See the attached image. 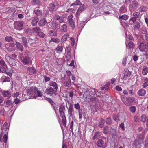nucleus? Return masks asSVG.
<instances>
[{"label": "nucleus", "instance_id": "f257e3e1", "mask_svg": "<svg viewBox=\"0 0 148 148\" xmlns=\"http://www.w3.org/2000/svg\"><path fill=\"white\" fill-rule=\"evenodd\" d=\"M8 124L5 122L3 127H1V133L0 134V144L2 142L6 143H7L8 136L7 134L8 132Z\"/></svg>", "mask_w": 148, "mask_h": 148}, {"label": "nucleus", "instance_id": "f03ea898", "mask_svg": "<svg viewBox=\"0 0 148 148\" xmlns=\"http://www.w3.org/2000/svg\"><path fill=\"white\" fill-rule=\"evenodd\" d=\"M27 93L29 95H30L33 98L37 99H40L39 97H41L42 96V92L39 91L36 87L33 86L29 88L27 91Z\"/></svg>", "mask_w": 148, "mask_h": 148}, {"label": "nucleus", "instance_id": "7ed1b4c3", "mask_svg": "<svg viewBox=\"0 0 148 148\" xmlns=\"http://www.w3.org/2000/svg\"><path fill=\"white\" fill-rule=\"evenodd\" d=\"M59 110L60 116L62 120L63 125L64 126H66V120L64 112L65 111V108L64 106H60L59 107Z\"/></svg>", "mask_w": 148, "mask_h": 148}, {"label": "nucleus", "instance_id": "20e7f679", "mask_svg": "<svg viewBox=\"0 0 148 148\" xmlns=\"http://www.w3.org/2000/svg\"><path fill=\"white\" fill-rule=\"evenodd\" d=\"M92 90V92L94 91L95 93L92 94L90 96H88V97L90 99V101H93L95 103V104H96L97 102L98 101V100L97 98V95L96 93L98 92V91L97 90H95V89H93Z\"/></svg>", "mask_w": 148, "mask_h": 148}, {"label": "nucleus", "instance_id": "39448f33", "mask_svg": "<svg viewBox=\"0 0 148 148\" xmlns=\"http://www.w3.org/2000/svg\"><path fill=\"white\" fill-rule=\"evenodd\" d=\"M24 22L23 21H17L14 22V25L15 29L17 30H20L22 29Z\"/></svg>", "mask_w": 148, "mask_h": 148}, {"label": "nucleus", "instance_id": "423d86ee", "mask_svg": "<svg viewBox=\"0 0 148 148\" xmlns=\"http://www.w3.org/2000/svg\"><path fill=\"white\" fill-rule=\"evenodd\" d=\"M7 69V66L3 60H0V73H5Z\"/></svg>", "mask_w": 148, "mask_h": 148}, {"label": "nucleus", "instance_id": "0eeeda50", "mask_svg": "<svg viewBox=\"0 0 148 148\" xmlns=\"http://www.w3.org/2000/svg\"><path fill=\"white\" fill-rule=\"evenodd\" d=\"M6 60L12 66H15L16 64V62L15 59L10 57L8 54H6L5 56Z\"/></svg>", "mask_w": 148, "mask_h": 148}, {"label": "nucleus", "instance_id": "6e6552de", "mask_svg": "<svg viewBox=\"0 0 148 148\" xmlns=\"http://www.w3.org/2000/svg\"><path fill=\"white\" fill-rule=\"evenodd\" d=\"M73 16L72 14L69 15L67 18V21L68 23L72 28H74L75 27V23L73 19Z\"/></svg>", "mask_w": 148, "mask_h": 148}, {"label": "nucleus", "instance_id": "1a4fd4ad", "mask_svg": "<svg viewBox=\"0 0 148 148\" xmlns=\"http://www.w3.org/2000/svg\"><path fill=\"white\" fill-rule=\"evenodd\" d=\"M85 10L84 5L83 4L81 5L78 9L76 13L75 16L77 21L79 18L80 14L83 11H84Z\"/></svg>", "mask_w": 148, "mask_h": 148}, {"label": "nucleus", "instance_id": "9d476101", "mask_svg": "<svg viewBox=\"0 0 148 148\" xmlns=\"http://www.w3.org/2000/svg\"><path fill=\"white\" fill-rule=\"evenodd\" d=\"M139 48L142 52L146 51L148 49V45L144 43H141L139 46Z\"/></svg>", "mask_w": 148, "mask_h": 148}, {"label": "nucleus", "instance_id": "9b49d317", "mask_svg": "<svg viewBox=\"0 0 148 148\" xmlns=\"http://www.w3.org/2000/svg\"><path fill=\"white\" fill-rule=\"evenodd\" d=\"M57 91V90H54L52 87H50L46 89L45 92L50 95H51L53 94H55Z\"/></svg>", "mask_w": 148, "mask_h": 148}, {"label": "nucleus", "instance_id": "f8f14e48", "mask_svg": "<svg viewBox=\"0 0 148 148\" xmlns=\"http://www.w3.org/2000/svg\"><path fill=\"white\" fill-rule=\"evenodd\" d=\"M131 75V72L128 69H125L124 73L122 74V75L123 76V79H126V78L130 77Z\"/></svg>", "mask_w": 148, "mask_h": 148}, {"label": "nucleus", "instance_id": "ddd939ff", "mask_svg": "<svg viewBox=\"0 0 148 148\" xmlns=\"http://www.w3.org/2000/svg\"><path fill=\"white\" fill-rule=\"evenodd\" d=\"M63 82L64 85L66 87H69L71 85V82L70 77H67L66 80Z\"/></svg>", "mask_w": 148, "mask_h": 148}, {"label": "nucleus", "instance_id": "4468645a", "mask_svg": "<svg viewBox=\"0 0 148 148\" xmlns=\"http://www.w3.org/2000/svg\"><path fill=\"white\" fill-rule=\"evenodd\" d=\"M21 61L24 64L27 65L30 62L31 60L29 57H23V59H21Z\"/></svg>", "mask_w": 148, "mask_h": 148}, {"label": "nucleus", "instance_id": "2eb2a0df", "mask_svg": "<svg viewBox=\"0 0 148 148\" xmlns=\"http://www.w3.org/2000/svg\"><path fill=\"white\" fill-rule=\"evenodd\" d=\"M2 94L3 96L7 98L10 97L11 96V93L10 91H4L2 92Z\"/></svg>", "mask_w": 148, "mask_h": 148}, {"label": "nucleus", "instance_id": "dca6fc26", "mask_svg": "<svg viewBox=\"0 0 148 148\" xmlns=\"http://www.w3.org/2000/svg\"><path fill=\"white\" fill-rule=\"evenodd\" d=\"M47 23L46 19L44 18L40 19L38 23V24L40 27H42Z\"/></svg>", "mask_w": 148, "mask_h": 148}, {"label": "nucleus", "instance_id": "f3484780", "mask_svg": "<svg viewBox=\"0 0 148 148\" xmlns=\"http://www.w3.org/2000/svg\"><path fill=\"white\" fill-rule=\"evenodd\" d=\"M17 48L19 51L22 52L23 50V47L21 43L19 42H16L15 44Z\"/></svg>", "mask_w": 148, "mask_h": 148}, {"label": "nucleus", "instance_id": "a211bd4d", "mask_svg": "<svg viewBox=\"0 0 148 148\" xmlns=\"http://www.w3.org/2000/svg\"><path fill=\"white\" fill-rule=\"evenodd\" d=\"M27 72L30 75H32L36 74V71L33 67H29L27 70Z\"/></svg>", "mask_w": 148, "mask_h": 148}, {"label": "nucleus", "instance_id": "6ab92c4d", "mask_svg": "<svg viewBox=\"0 0 148 148\" xmlns=\"http://www.w3.org/2000/svg\"><path fill=\"white\" fill-rule=\"evenodd\" d=\"M51 28L53 29H56L58 27V24L55 21H53L50 24Z\"/></svg>", "mask_w": 148, "mask_h": 148}, {"label": "nucleus", "instance_id": "aec40b11", "mask_svg": "<svg viewBox=\"0 0 148 148\" xmlns=\"http://www.w3.org/2000/svg\"><path fill=\"white\" fill-rule=\"evenodd\" d=\"M49 85L50 86V87H52L54 90H57L58 87V85L56 82L53 81H50L49 82Z\"/></svg>", "mask_w": 148, "mask_h": 148}, {"label": "nucleus", "instance_id": "412c9836", "mask_svg": "<svg viewBox=\"0 0 148 148\" xmlns=\"http://www.w3.org/2000/svg\"><path fill=\"white\" fill-rule=\"evenodd\" d=\"M146 94V91L143 89H140L137 92V94L139 96H144Z\"/></svg>", "mask_w": 148, "mask_h": 148}, {"label": "nucleus", "instance_id": "4be33fe9", "mask_svg": "<svg viewBox=\"0 0 148 148\" xmlns=\"http://www.w3.org/2000/svg\"><path fill=\"white\" fill-rule=\"evenodd\" d=\"M48 34L49 36H56L57 35V31L55 29L50 30Z\"/></svg>", "mask_w": 148, "mask_h": 148}, {"label": "nucleus", "instance_id": "5701e85b", "mask_svg": "<svg viewBox=\"0 0 148 148\" xmlns=\"http://www.w3.org/2000/svg\"><path fill=\"white\" fill-rule=\"evenodd\" d=\"M73 106L71 103L69 104V107L68 110L69 114L70 116L72 115V112L73 111Z\"/></svg>", "mask_w": 148, "mask_h": 148}, {"label": "nucleus", "instance_id": "b1692460", "mask_svg": "<svg viewBox=\"0 0 148 148\" xmlns=\"http://www.w3.org/2000/svg\"><path fill=\"white\" fill-rule=\"evenodd\" d=\"M39 20L37 16L35 17L32 21V25L33 26L36 25Z\"/></svg>", "mask_w": 148, "mask_h": 148}, {"label": "nucleus", "instance_id": "393cba45", "mask_svg": "<svg viewBox=\"0 0 148 148\" xmlns=\"http://www.w3.org/2000/svg\"><path fill=\"white\" fill-rule=\"evenodd\" d=\"M104 144V141L101 139H99L96 143L97 145L100 147H102Z\"/></svg>", "mask_w": 148, "mask_h": 148}, {"label": "nucleus", "instance_id": "a878e982", "mask_svg": "<svg viewBox=\"0 0 148 148\" xmlns=\"http://www.w3.org/2000/svg\"><path fill=\"white\" fill-rule=\"evenodd\" d=\"M148 73V68L147 66H143V67L142 73L144 75H146Z\"/></svg>", "mask_w": 148, "mask_h": 148}, {"label": "nucleus", "instance_id": "bb28decb", "mask_svg": "<svg viewBox=\"0 0 148 148\" xmlns=\"http://www.w3.org/2000/svg\"><path fill=\"white\" fill-rule=\"evenodd\" d=\"M56 3H51L49 5V10L50 11H53L54 10L55 8Z\"/></svg>", "mask_w": 148, "mask_h": 148}, {"label": "nucleus", "instance_id": "cd10ccee", "mask_svg": "<svg viewBox=\"0 0 148 148\" xmlns=\"http://www.w3.org/2000/svg\"><path fill=\"white\" fill-rule=\"evenodd\" d=\"M105 122V121L103 119H101L99 121V126L100 128L103 127L104 126Z\"/></svg>", "mask_w": 148, "mask_h": 148}, {"label": "nucleus", "instance_id": "c85d7f7f", "mask_svg": "<svg viewBox=\"0 0 148 148\" xmlns=\"http://www.w3.org/2000/svg\"><path fill=\"white\" fill-rule=\"evenodd\" d=\"M110 134L113 136H116V131L114 129L111 127L110 130Z\"/></svg>", "mask_w": 148, "mask_h": 148}, {"label": "nucleus", "instance_id": "c756f323", "mask_svg": "<svg viewBox=\"0 0 148 148\" xmlns=\"http://www.w3.org/2000/svg\"><path fill=\"white\" fill-rule=\"evenodd\" d=\"M82 5V3L79 0H76L73 3H72L71 6L81 5Z\"/></svg>", "mask_w": 148, "mask_h": 148}, {"label": "nucleus", "instance_id": "7c9ffc66", "mask_svg": "<svg viewBox=\"0 0 148 148\" xmlns=\"http://www.w3.org/2000/svg\"><path fill=\"white\" fill-rule=\"evenodd\" d=\"M63 47L61 46H58L56 49L57 53H61L63 51Z\"/></svg>", "mask_w": 148, "mask_h": 148}, {"label": "nucleus", "instance_id": "2f4dec72", "mask_svg": "<svg viewBox=\"0 0 148 148\" xmlns=\"http://www.w3.org/2000/svg\"><path fill=\"white\" fill-rule=\"evenodd\" d=\"M60 29L62 32H66L67 31V27L66 24H63L61 26L60 28Z\"/></svg>", "mask_w": 148, "mask_h": 148}, {"label": "nucleus", "instance_id": "473e14b6", "mask_svg": "<svg viewBox=\"0 0 148 148\" xmlns=\"http://www.w3.org/2000/svg\"><path fill=\"white\" fill-rule=\"evenodd\" d=\"M129 16L126 15L124 14L121 16H120L118 17L119 20L122 19L124 20H126L128 18Z\"/></svg>", "mask_w": 148, "mask_h": 148}, {"label": "nucleus", "instance_id": "72a5a7b5", "mask_svg": "<svg viewBox=\"0 0 148 148\" xmlns=\"http://www.w3.org/2000/svg\"><path fill=\"white\" fill-rule=\"evenodd\" d=\"M22 41L24 46L26 47L28 44L27 38L25 37H22Z\"/></svg>", "mask_w": 148, "mask_h": 148}, {"label": "nucleus", "instance_id": "f704fd0d", "mask_svg": "<svg viewBox=\"0 0 148 148\" xmlns=\"http://www.w3.org/2000/svg\"><path fill=\"white\" fill-rule=\"evenodd\" d=\"M69 35L68 34H66L63 35L61 39V40L62 42H64L66 41L67 38L69 37Z\"/></svg>", "mask_w": 148, "mask_h": 148}, {"label": "nucleus", "instance_id": "c9c22d12", "mask_svg": "<svg viewBox=\"0 0 148 148\" xmlns=\"http://www.w3.org/2000/svg\"><path fill=\"white\" fill-rule=\"evenodd\" d=\"M148 86V79L145 78L144 79V82L142 85V87L143 88H145Z\"/></svg>", "mask_w": 148, "mask_h": 148}, {"label": "nucleus", "instance_id": "e433bc0d", "mask_svg": "<svg viewBox=\"0 0 148 148\" xmlns=\"http://www.w3.org/2000/svg\"><path fill=\"white\" fill-rule=\"evenodd\" d=\"M34 12L35 14L37 16L41 15L42 14V12L38 9L34 10Z\"/></svg>", "mask_w": 148, "mask_h": 148}, {"label": "nucleus", "instance_id": "4c0bfd02", "mask_svg": "<svg viewBox=\"0 0 148 148\" xmlns=\"http://www.w3.org/2000/svg\"><path fill=\"white\" fill-rule=\"evenodd\" d=\"M100 136V134L99 132H96L93 136V139L95 140L99 138Z\"/></svg>", "mask_w": 148, "mask_h": 148}, {"label": "nucleus", "instance_id": "58836bf2", "mask_svg": "<svg viewBox=\"0 0 148 148\" xmlns=\"http://www.w3.org/2000/svg\"><path fill=\"white\" fill-rule=\"evenodd\" d=\"M134 26L135 29H138L140 27V23L138 22L135 23Z\"/></svg>", "mask_w": 148, "mask_h": 148}, {"label": "nucleus", "instance_id": "ea45409f", "mask_svg": "<svg viewBox=\"0 0 148 148\" xmlns=\"http://www.w3.org/2000/svg\"><path fill=\"white\" fill-rule=\"evenodd\" d=\"M147 10V8L146 6H141L139 8V10L140 12H145Z\"/></svg>", "mask_w": 148, "mask_h": 148}, {"label": "nucleus", "instance_id": "a19ab883", "mask_svg": "<svg viewBox=\"0 0 148 148\" xmlns=\"http://www.w3.org/2000/svg\"><path fill=\"white\" fill-rule=\"evenodd\" d=\"M109 127L107 126H105L103 129V133L104 134H107L109 132Z\"/></svg>", "mask_w": 148, "mask_h": 148}, {"label": "nucleus", "instance_id": "79ce46f5", "mask_svg": "<svg viewBox=\"0 0 148 148\" xmlns=\"http://www.w3.org/2000/svg\"><path fill=\"white\" fill-rule=\"evenodd\" d=\"M126 45L127 48H131L133 47L134 45V44L132 42L130 41L128 43L127 45L126 43Z\"/></svg>", "mask_w": 148, "mask_h": 148}, {"label": "nucleus", "instance_id": "37998d69", "mask_svg": "<svg viewBox=\"0 0 148 148\" xmlns=\"http://www.w3.org/2000/svg\"><path fill=\"white\" fill-rule=\"evenodd\" d=\"M66 60L69 61L71 58V53L69 51H67V53L65 56Z\"/></svg>", "mask_w": 148, "mask_h": 148}, {"label": "nucleus", "instance_id": "c03bdc74", "mask_svg": "<svg viewBox=\"0 0 148 148\" xmlns=\"http://www.w3.org/2000/svg\"><path fill=\"white\" fill-rule=\"evenodd\" d=\"M141 121L143 123L147 122V119L148 117L144 115H143L141 116Z\"/></svg>", "mask_w": 148, "mask_h": 148}, {"label": "nucleus", "instance_id": "a18cd8bd", "mask_svg": "<svg viewBox=\"0 0 148 148\" xmlns=\"http://www.w3.org/2000/svg\"><path fill=\"white\" fill-rule=\"evenodd\" d=\"M140 15V13L139 12H135L133 14L134 17L136 18H138L139 17Z\"/></svg>", "mask_w": 148, "mask_h": 148}, {"label": "nucleus", "instance_id": "49530a36", "mask_svg": "<svg viewBox=\"0 0 148 148\" xmlns=\"http://www.w3.org/2000/svg\"><path fill=\"white\" fill-rule=\"evenodd\" d=\"M5 39L6 41L8 42H11L13 40V38L12 37L9 36L5 37Z\"/></svg>", "mask_w": 148, "mask_h": 148}, {"label": "nucleus", "instance_id": "de8ad7c7", "mask_svg": "<svg viewBox=\"0 0 148 148\" xmlns=\"http://www.w3.org/2000/svg\"><path fill=\"white\" fill-rule=\"evenodd\" d=\"M33 31L34 32L37 33L38 34L41 31V29L38 27H36L33 28Z\"/></svg>", "mask_w": 148, "mask_h": 148}, {"label": "nucleus", "instance_id": "09e8293b", "mask_svg": "<svg viewBox=\"0 0 148 148\" xmlns=\"http://www.w3.org/2000/svg\"><path fill=\"white\" fill-rule=\"evenodd\" d=\"M49 41L50 42H53L56 43H58L59 42V40L58 38H52L51 39V40Z\"/></svg>", "mask_w": 148, "mask_h": 148}, {"label": "nucleus", "instance_id": "8fccbe9b", "mask_svg": "<svg viewBox=\"0 0 148 148\" xmlns=\"http://www.w3.org/2000/svg\"><path fill=\"white\" fill-rule=\"evenodd\" d=\"M137 19L136 18L134 17L131 18L130 20V22L132 24L134 23L136 20Z\"/></svg>", "mask_w": 148, "mask_h": 148}, {"label": "nucleus", "instance_id": "3c124183", "mask_svg": "<svg viewBox=\"0 0 148 148\" xmlns=\"http://www.w3.org/2000/svg\"><path fill=\"white\" fill-rule=\"evenodd\" d=\"M106 123L108 125H110L112 123L111 118L110 117L107 118L106 119Z\"/></svg>", "mask_w": 148, "mask_h": 148}, {"label": "nucleus", "instance_id": "603ef678", "mask_svg": "<svg viewBox=\"0 0 148 148\" xmlns=\"http://www.w3.org/2000/svg\"><path fill=\"white\" fill-rule=\"evenodd\" d=\"M33 2L36 4L40 5L41 3L39 0H33Z\"/></svg>", "mask_w": 148, "mask_h": 148}, {"label": "nucleus", "instance_id": "864d4df0", "mask_svg": "<svg viewBox=\"0 0 148 148\" xmlns=\"http://www.w3.org/2000/svg\"><path fill=\"white\" fill-rule=\"evenodd\" d=\"M82 110H79L78 111V113L79 114V119L80 121H81V119L82 117V112H81Z\"/></svg>", "mask_w": 148, "mask_h": 148}, {"label": "nucleus", "instance_id": "5fc2aeb1", "mask_svg": "<svg viewBox=\"0 0 148 148\" xmlns=\"http://www.w3.org/2000/svg\"><path fill=\"white\" fill-rule=\"evenodd\" d=\"M130 109L131 111L133 113L135 112L136 111V108L134 106H131Z\"/></svg>", "mask_w": 148, "mask_h": 148}, {"label": "nucleus", "instance_id": "6e6d98bb", "mask_svg": "<svg viewBox=\"0 0 148 148\" xmlns=\"http://www.w3.org/2000/svg\"><path fill=\"white\" fill-rule=\"evenodd\" d=\"M38 34L39 36L42 38H43L45 36V34L41 31L38 33Z\"/></svg>", "mask_w": 148, "mask_h": 148}, {"label": "nucleus", "instance_id": "4d7b16f0", "mask_svg": "<svg viewBox=\"0 0 148 148\" xmlns=\"http://www.w3.org/2000/svg\"><path fill=\"white\" fill-rule=\"evenodd\" d=\"M13 72V70L12 69H10L9 71V72H8V71L7 70V71L6 72V73L10 76H11L12 75V73Z\"/></svg>", "mask_w": 148, "mask_h": 148}, {"label": "nucleus", "instance_id": "13d9d810", "mask_svg": "<svg viewBox=\"0 0 148 148\" xmlns=\"http://www.w3.org/2000/svg\"><path fill=\"white\" fill-rule=\"evenodd\" d=\"M70 40L71 42V45L72 46H73L75 43V40L73 38L71 37L70 38Z\"/></svg>", "mask_w": 148, "mask_h": 148}, {"label": "nucleus", "instance_id": "bf43d9fd", "mask_svg": "<svg viewBox=\"0 0 148 148\" xmlns=\"http://www.w3.org/2000/svg\"><path fill=\"white\" fill-rule=\"evenodd\" d=\"M3 79H4V80L3 81V82H8L10 81V78L8 77H5V78H3Z\"/></svg>", "mask_w": 148, "mask_h": 148}, {"label": "nucleus", "instance_id": "052dcab7", "mask_svg": "<svg viewBox=\"0 0 148 148\" xmlns=\"http://www.w3.org/2000/svg\"><path fill=\"white\" fill-rule=\"evenodd\" d=\"M14 101L15 104H17L21 102V100L17 98H16L14 100Z\"/></svg>", "mask_w": 148, "mask_h": 148}, {"label": "nucleus", "instance_id": "680f3d73", "mask_svg": "<svg viewBox=\"0 0 148 148\" xmlns=\"http://www.w3.org/2000/svg\"><path fill=\"white\" fill-rule=\"evenodd\" d=\"M113 118L114 121H117L119 120V116L117 115H115L113 117Z\"/></svg>", "mask_w": 148, "mask_h": 148}, {"label": "nucleus", "instance_id": "e2e57ef3", "mask_svg": "<svg viewBox=\"0 0 148 148\" xmlns=\"http://www.w3.org/2000/svg\"><path fill=\"white\" fill-rule=\"evenodd\" d=\"M60 18V16L58 14H56L55 16H53L54 19L56 20H58V19Z\"/></svg>", "mask_w": 148, "mask_h": 148}, {"label": "nucleus", "instance_id": "0e129e2a", "mask_svg": "<svg viewBox=\"0 0 148 148\" xmlns=\"http://www.w3.org/2000/svg\"><path fill=\"white\" fill-rule=\"evenodd\" d=\"M128 100L131 103L134 102L135 101V98L134 97H130L128 98Z\"/></svg>", "mask_w": 148, "mask_h": 148}, {"label": "nucleus", "instance_id": "69168bd1", "mask_svg": "<svg viewBox=\"0 0 148 148\" xmlns=\"http://www.w3.org/2000/svg\"><path fill=\"white\" fill-rule=\"evenodd\" d=\"M74 107L77 109L79 110L80 106L79 103H77L74 104Z\"/></svg>", "mask_w": 148, "mask_h": 148}, {"label": "nucleus", "instance_id": "338daca9", "mask_svg": "<svg viewBox=\"0 0 148 148\" xmlns=\"http://www.w3.org/2000/svg\"><path fill=\"white\" fill-rule=\"evenodd\" d=\"M45 80V81L46 82H48L49 81L50 79V78L49 77H47L46 76L44 75L43 76Z\"/></svg>", "mask_w": 148, "mask_h": 148}, {"label": "nucleus", "instance_id": "774afa93", "mask_svg": "<svg viewBox=\"0 0 148 148\" xmlns=\"http://www.w3.org/2000/svg\"><path fill=\"white\" fill-rule=\"evenodd\" d=\"M12 103H13L9 100H8L6 102V104L8 106H10Z\"/></svg>", "mask_w": 148, "mask_h": 148}]
</instances>
